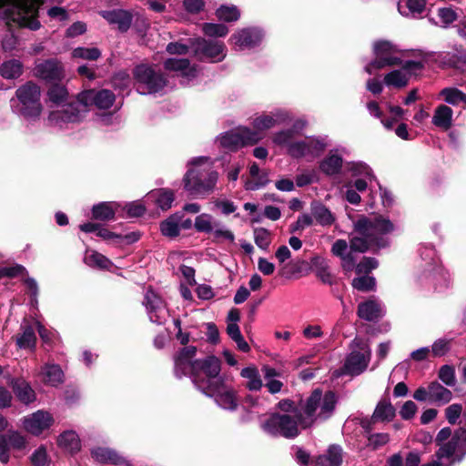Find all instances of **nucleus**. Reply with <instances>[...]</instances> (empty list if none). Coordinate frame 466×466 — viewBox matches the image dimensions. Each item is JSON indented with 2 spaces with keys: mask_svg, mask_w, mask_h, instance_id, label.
<instances>
[{
  "mask_svg": "<svg viewBox=\"0 0 466 466\" xmlns=\"http://www.w3.org/2000/svg\"><path fill=\"white\" fill-rule=\"evenodd\" d=\"M3 278L14 279L18 276H25L27 274L26 268L20 264H15L10 267H1Z\"/></svg>",
  "mask_w": 466,
  "mask_h": 466,
  "instance_id": "62",
  "label": "nucleus"
},
{
  "mask_svg": "<svg viewBox=\"0 0 466 466\" xmlns=\"http://www.w3.org/2000/svg\"><path fill=\"white\" fill-rule=\"evenodd\" d=\"M164 68L167 71L180 72L182 76L196 77L197 68L190 66L187 58H167L164 61Z\"/></svg>",
  "mask_w": 466,
  "mask_h": 466,
  "instance_id": "21",
  "label": "nucleus"
},
{
  "mask_svg": "<svg viewBox=\"0 0 466 466\" xmlns=\"http://www.w3.org/2000/svg\"><path fill=\"white\" fill-rule=\"evenodd\" d=\"M188 42L193 56L200 62L218 63L226 57V46L221 41L197 37Z\"/></svg>",
  "mask_w": 466,
  "mask_h": 466,
  "instance_id": "9",
  "label": "nucleus"
},
{
  "mask_svg": "<svg viewBox=\"0 0 466 466\" xmlns=\"http://www.w3.org/2000/svg\"><path fill=\"white\" fill-rule=\"evenodd\" d=\"M343 463V449L339 444H330L325 454L317 456L312 466H341Z\"/></svg>",
  "mask_w": 466,
  "mask_h": 466,
  "instance_id": "16",
  "label": "nucleus"
},
{
  "mask_svg": "<svg viewBox=\"0 0 466 466\" xmlns=\"http://www.w3.org/2000/svg\"><path fill=\"white\" fill-rule=\"evenodd\" d=\"M439 379L447 386L455 385V370L451 365H443L438 372Z\"/></svg>",
  "mask_w": 466,
  "mask_h": 466,
  "instance_id": "56",
  "label": "nucleus"
},
{
  "mask_svg": "<svg viewBox=\"0 0 466 466\" xmlns=\"http://www.w3.org/2000/svg\"><path fill=\"white\" fill-rule=\"evenodd\" d=\"M440 96H442L446 103L458 106L462 97V91L457 87H445L441 90Z\"/></svg>",
  "mask_w": 466,
  "mask_h": 466,
  "instance_id": "49",
  "label": "nucleus"
},
{
  "mask_svg": "<svg viewBox=\"0 0 466 466\" xmlns=\"http://www.w3.org/2000/svg\"><path fill=\"white\" fill-rule=\"evenodd\" d=\"M288 154L293 158H301L305 157L308 154L306 141L292 142L288 147Z\"/></svg>",
  "mask_w": 466,
  "mask_h": 466,
  "instance_id": "61",
  "label": "nucleus"
},
{
  "mask_svg": "<svg viewBox=\"0 0 466 466\" xmlns=\"http://www.w3.org/2000/svg\"><path fill=\"white\" fill-rule=\"evenodd\" d=\"M24 74V64L15 58L4 61L0 65V76L6 80H15Z\"/></svg>",
  "mask_w": 466,
  "mask_h": 466,
  "instance_id": "26",
  "label": "nucleus"
},
{
  "mask_svg": "<svg viewBox=\"0 0 466 466\" xmlns=\"http://www.w3.org/2000/svg\"><path fill=\"white\" fill-rule=\"evenodd\" d=\"M379 261L375 258L363 257L362 259L356 266V273L368 275L373 269L377 268Z\"/></svg>",
  "mask_w": 466,
  "mask_h": 466,
  "instance_id": "53",
  "label": "nucleus"
},
{
  "mask_svg": "<svg viewBox=\"0 0 466 466\" xmlns=\"http://www.w3.org/2000/svg\"><path fill=\"white\" fill-rule=\"evenodd\" d=\"M219 21L231 23L236 22L240 17V11L236 5H221L215 12Z\"/></svg>",
  "mask_w": 466,
  "mask_h": 466,
  "instance_id": "39",
  "label": "nucleus"
},
{
  "mask_svg": "<svg viewBox=\"0 0 466 466\" xmlns=\"http://www.w3.org/2000/svg\"><path fill=\"white\" fill-rule=\"evenodd\" d=\"M54 423V419L47 411L37 410L23 420L24 429L35 436L40 435L45 430L49 429Z\"/></svg>",
  "mask_w": 466,
  "mask_h": 466,
  "instance_id": "13",
  "label": "nucleus"
},
{
  "mask_svg": "<svg viewBox=\"0 0 466 466\" xmlns=\"http://www.w3.org/2000/svg\"><path fill=\"white\" fill-rule=\"evenodd\" d=\"M45 382L51 386H57L64 381V372L59 365H46L43 371Z\"/></svg>",
  "mask_w": 466,
  "mask_h": 466,
  "instance_id": "40",
  "label": "nucleus"
},
{
  "mask_svg": "<svg viewBox=\"0 0 466 466\" xmlns=\"http://www.w3.org/2000/svg\"><path fill=\"white\" fill-rule=\"evenodd\" d=\"M439 446V450L435 452V456L439 461H441L443 458H455L456 452L452 437L448 442L442 443L441 445Z\"/></svg>",
  "mask_w": 466,
  "mask_h": 466,
  "instance_id": "60",
  "label": "nucleus"
},
{
  "mask_svg": "<svg viewBox=\"0 0 466 466\" xmlns=\"http://www.w3.org/2000/svg\"><path fill=\"white\" fill-rule=\"evenodd\" d=\"M313 224V218L309 214H302L299 216L296 222L289 226V231L293 234L298 231H302L306 227H309Z\"/></svg>",
  "mask_w": 466,
  "mask_h": 466,
  "instance_id": "59",
  "label": "nucleus"
},
{
  "mask_svg": "<svg viewBox=\"0 0 466 466\" xmlns=\"http://www.w3.org/2000/svg\"><path fill=\"white\" fill-rule=\"evenodd\" d=\"M389 433H374L367 436V444L366 447L370 449L371 451H377L386 445L390 441Z\"/></svg>",
  "mask_w": 466,
  "mask_h": 466,
  "instance_id": "48",
  "label": "nucleus"
},
{
  "mask_svg": "<svg viewBox=\"0 0 466 466\" xmlns=\"http://www.w3.org/2000/svg\"><path fill=\"white\" fill-rule=\"evenodd\" d=\"M45 0H0V17L5 21L7 31L18 28L36 31L41 28L39 9Z\"/></svg>",
  "mask_w": 466,
  "mask_h": 466,
  "instance_id": "3",
  "label": "nucleus"
},
{
  "mask_svg": "<svg viewBox=\"0 0 466 466\" xmlns=\"http://www.w3.org/2000/svg\"><path fill=\"white\" fill-rule=\"evenodd\" d=\"M81 104L76 98V102L68 103L63 109L50 113V119L65 123L79 122L82 118V113L79 106Z\"/></svg>",
  "mask_w": 466,
  "mask_h": 466,
  "instance_id": "17",
  "label": "nucleus"
},
{
  "mask_svg": "<svg viewBox=\"0 0 466 466\" xmlns=\"http://www.w3.org/2000/svg\"><path fill=\"white\" fill-rule=\"evenodd\" d=\"M23 332L15 336V343L19 349L35 348L36 336L33 327L29 324L21 325Z\"/></svg>",
  "mask_w": 466,
  "mask_h": 466,
  "instance_id": "34",
  "label": "nucleus"
},
{
  "mask_svg": "<svg viewBox=\"0 0 466 466\" xmlns=\"http://www.w3.org/2000/svg\"><path fill=\"white\" fill-rule=\"evenodd\" d=\"M354 232L358 235L350 236V251L342 256V268L346 271L356 269V258L354 252L365 253L371 251L379 254L380 250L390 246L386 235L394 231V224L382 215L372 217L361 215L353 223Z\"/></svg>",
  "mask_w": 466,
  "mask_h": 466,
  "instance_id": "2",
  "label": "nucleus"
},
{
  "mask_svg": "<svg viewBox=\"0 0 466 466\" xmlns=\"http://www.w3.org/2000/svg\"><path fill=\"white\" fill-rule=\"evenodd\" d=\"M47 96L52 103L59 105L66 100L68 96V92L64 86L57 84V82H55L52 83V86L49 87L47 91Z\"/></svg>",
  "mask_w": 466,
  "mask_h": 466,
  "instance_id": "44",
  "label": "nucleus"
},
{
  "mask_svg": "<svg viewBox=\"0 0 466 466\" xmlns=\"http://www.w3.org/2000/svg\"><path fill=\"white\" fill-rule=\"evenodd\" d=\"M15 96L20 103L19 113L21 116L31 120L39 118L43 106L40 101L41 89L36 83L25 82L16 89Z\"/></svg>",
  "mask_w": 466,
  "mask_h": 466,
  "instance_id": "5",
  "label": "nucleus"
},
{
  "mask_svg": "<svg viewBox=\"0 0 466 466\" xmlns=\"http://www.w3.org/2000/svg\"><path fill=\"white\" fill-rule=\"evenodd\" d=\"M57 444L71 455L77 453L81 450L80 439L74 431H66L61 433L57 438Z\"/></svg>",
  "mask_w": 466,
  "mask_h": 466,
  "instance_id": "27",
  "label": "nucleus"
},
{
  "mask_svg": "<svg viewBox=\"0 0 466 466\" xmlns=\"http://www.w3.org/2000/svg\"><path fill=\"white\" fill-rule=\"evenodd\" d=\"M202 31L205 35L209 37H223L228 33V28L223 24L204 23Z\"/></svg>",
  "mask_w": 466,
  "mask_h": 466,
  "instance_id": "47",
  "label": "nucleus"
},
{
  "mask_svg": "<svg viewBox=\"0 0 466 466\" xmlns=\"http://www.w3.org/2000/svg\"><path fill=\"white\" fill-rule=\"evenodd\" d=\"M218 178V173L215 170L190 168L183 177L184 188L190 195L206 196L214 190Z\"/></svg>",
  "mask_w": 466,
  "mask_h": 466,
  "instance_id": "6",
  "label": "nucleus"
},
{
  "mask_svg": "<svg viewBox=\"0 0 466 466\" xmlns=\"http://www.w3.org/2000/svg\"><path fill=\"white\" fill-rule=\"evenodd\" d=\"M130 76L126 71H119L111 78V85L115 89L121 91L126 90L129 86Z\"/></svg>",
  "mask_w": 466,
  "mask_h": 466,
  "instance_id": "54",
  "label": "nucleus"
},
{
  "mask_svg": "<svg viewBox=\"0 0 466 466\" xmlns=\"http://www.w3.org/2000/svg\"><path fill=\"white\" fill-rule=\"evenodd\" d=\"M241 377L248 380L246 387L249 390H259L262 387V380L258 374V370L255 367L244 368L240 372Z\"/></svg>",
  "mask_w": 466,
  "mask_h": 466,
  "instance_id": "41",
  "label": "nucleus"
},
{
  "mask_svg": "<svg viewBox=\"0 0 466 466\" xmlns=\"http://www.w3.org/2000/svg\"><path fill=\"white\" fill-rule=\"evenodd\" d=\"M452 109L446 106V105H441L436 107L433 117H432V123L438 127H441L445 130L449 129L452 125Z\"/></svg>",
  "mask_w": 466,
  "mask_h": 466,
  "instance_id": "33",
  "label": "nucleus"
},
{
  "mask_svg": "<svg viewBox=\"0 0 466 466\" xmlns=\"http://www.w3.org/2000/svg\"><path fill=\"white\" fill-rule=\"evenodd\" d=\"M306 141L308 154L319 156L327 147L324 138L309 137Z\"/></svg>",
  "mask_w": 466,
  "mask_h": 466,
  "instance_id": "50",
  "label": "nucleus"
},
{
  "mask_svg": "<svg viewBox=\"0 0 466 466\" xmlns=\"http://www.w3.org/2000/svg\"><path fill=\"white\" fill-rule=\"evenodd\" d=\"M462 406L458 403H453L446 408L445 417L450 424L454 425L457 423V420L460 418Z\"/></svg>",
  "mask_w": 466,
  "mask_h": 466,
  "instance_id": "64",
  "label": "nucleus"
},
{
  "mask_svg": "<svg viewBox=\"0 0 466 466\" xmlns=\"http://www.w3.org/2000/svg\"><path fill=\"white\" fill-rule=\"evenodd\" d=\"M210 215L203 213L195 218L194 227L198 232L210 233L213 227L210 221Z\"/></svg>",
  "mask_w": 466,
  "mask_h": 466,
  "instance_id": "58",
  "label": "nucleus"
},
{
  "mask_svg": "<svg viewBox=\"0 0 466 466\" xmlns=\"http://www.w3.org/2000/svg\"><path fill=\"white\" fill-rule=\"evenodd\" d=\"M74 58H81L89 61H96L101 56V51L97 47H76L72 51Z\"/></svg>",
  "mask_w": 466,
  "mask_h": 466,
  "instance_id": "46",
  "label": "nucleus"
},
{
  "mask_svg": "<svg viewBox=\"0 0 466 466\" xmlns=\"http://www.w3.org/2000/svg\"><path fill=\"white\" fill-rule=\"evenodd\" d=\"M429 401L443 405L450 402L452 399V392L439 383L437 380L431 381L429 386Z\"/></svg>",
  "mask_w": 466,
  "mask_h": 466,
  "instance_id": "24",
  "label": "nucleus"
},
{
  "mask_svg": "<svg viewBox=\"0 0 466 466\" xmlns=\"http://www.w3.org/2000/svg\"><path fill=\"white\" fill-rule=\"evenodd\" d=\"M269 235V231L264 228H255L254 241L256 245L262 249H267L270 244Z\"/></svg>",
  "mask_w": 466,
  "mask_h": 466,
  "instance_id": "55",
  "label": "nucleus"
},
{
  "mask_svg": "<svg viewBox=\"0 0 466 466\" xmlns=\"http://www.w3.org/2000/svg\"><path fill=\"white\" fill-rule=\"evenodd\" d=\"M183 218V214L180 212H176L170 215L167 218L163 220L160 225V232L163 236L174 238L179 236L180 227L179 223Z\"/></svg>",
  "mask_w": 466,
  "mask_h": 466,
  "instance_id": "29",
  "label": "nucleus"
},
{
  "mask_svg": "<svg viewBox=\"0 0 466 466\" xmlns=\"http://www.w3.org/2000/svg\"><path fill=\"white\" fill-rule=\"evenodd\" d=\"M295 136L291 130L284 129L276 132L272 137V142L279 147H289L292 143V139Z\"/></svg>",
  "mask_w": 466,
  "mask_h": 466,
  "instance_id": "57",
  "label": "nucleus"
},
{
  "mask_svg": "<svg viewBox=\"0 0 466 466\" xmlns=\"http://www.w3.org/2000/svg\"><path fill=\"white\" fill-rule=\"evenodd\" d=\"M7 438V443L15 450H23L26 446L25 438L17 431H9L4 434Z\"/></svg>",
  "mask_w": 466,
  "mask_h": 466,
  "instance_id": "52",
  "label": "nucleus"
},
{
  "mask_svg": "<svg viewBox=\"0 0 466 466\" xmlns=\"http://www.w3.org/2000/svg\"><path fill=\"white\" fill-rule=\"evenodd\" d=\"M220 370L221 360L215 355L196 359L192 383L206 396L213 397L224 386V380L219 377Z\"/></svg>",
  "mask_w": 466,
  "mask_h": 466,
  "instance_id": "4",
  "label": "nucleus"
},
{
  "mask_svg": "<svg viewBox=\"0 0 466 466\" xmlns=\"http://www.w3.org/2000/svg\"><path fill=\"white\" fill-rule=\"evenodd\" d=\"M226 385L221 386L218 390V392H216L213 397H215L216 401L224 409L235 410L238 408V401L236 397V392L233 390H227Z\"/></svg>",
  "mask_w": 466,
  "mask_h": 466,
  "instance_id": "35",
  "label": "nucleus"
},
{
  "mask_svg": "<svg viewBox=\"0 0 466 466\" xmlns=\"http://www.w3.org/2000/svg\"><path fill=\"white\" fill-rule=\"evenodd\" d=\"M9 385L20 402L28 405L35 400V392L25 379L13 378Z\"/></svg>",
  "mask_w": 466,
  "mask_h": 466,
  "instance_id": "18",
  "label": "nucleus"
},
{
  "mask_svg": "<svg viewBox=\"0 0 466 466\" xmlns=\"http://www.w3.org/2000/svg\"><path fill=\"white\" fill-rule=\"evenodd\" d=\"M92 458L101 463H111L114 465H119L124 461L121 457L115 450L106 447H97L91 451Z\"/></svg>",
  "mask_w": 466,
  "mask_h": 466,
  "instance_id": "30",
  "label": "nucleus"
},
{
  "mask_svg": "<svg viewBox=\"0 0 466 466\" xmlns=\"http://www.w3.org/2000/svg\"><path fill=\"white\" fill-rule=\"evenodd\" d=\"M91 218L94 220L110 221L116 218V208L111 202H100L92 207Z\"/></svg>",
  "mask_w": 466,
  "mask_h": 466,
  "instance_id": "31",
  "label": "nucleus"
},
{
  "mask_svg": "<svg viewBox=\"0 0 466 466\" xmlns=\"http://www.w3.org/2000/svg\"><path fill=\"white\" fill-rule=\"evenodd\" d=\"M372 51L375 58L365 66V71L370 75H372L374 70L402 65V60L395 56L400 50L389 40L374 42Z\"/></svg>",
  "mask_w": 466,
  "mask_h": 466,
  "instance_id": "7",
  "label": "nucleus"
},
{
  "mask_svg": "<svg viewBox=\"0 0 466 466\" xmlns=\"http://www.w3.org/2000/svg\"><path fill=\"white\" fill-rule=\"evenodd\" d=\"M78 102L83 107L95 106L98 109H109L115 100V94L108 89H87L80 92L76 96Z\"/></svg>",
  "mask_w": 466,
  "mask_h": 466,
  "instance_id": "11",
  "label": "nucleus"
},
{
  "mask_svg": "<svg viewBox=\"0 0 466 466\" xmlns=\"http://www.w3.org/2000/svg\"><path fill=\"white\" fill-rule=\"evenodd\" d=\"M34 75L47 83H55L63 79L64 71L61 64L56 59L50 58L37 64Z\"/></svg>",
  "mask_w": 466,
  "mask_h": 466,
  "instance_id": "12",
  "label": "nucleus"
},
{
  "mask_svg": "<svg viewBox=\"0 0 466 466\" xmlns=\"http://www.w3.org/2000/svg\"><path fill=\"white\" fill-rule=\"evenodd\" d=\"M101 16L110 25H116L121 33L127 32L133 21L132 14L124 9L105 10L101 12Z\"/></svg>",
  "mask_w": 466,
  "mask_h": 466,
  "instance_id": "15",
  "label": "nucleus"
},
{
  "mask_svg": "<svg viewBox=\"0 0 466 466\" xmlns=\"http://www.w3.org/2000/svg\"><path fill=\"white\" fill-rule=\"evenodd\" d=\"M220 145L224 148L236 151L243 147V137L240 133L228 132L220 138Z\"/></svg>",
  "mask_w": 466,
  "mask_h": 466,
  "instance_id": "43",
  "label": "nucleus"
},
{
  "mask_svg": "<svg viewBox=\"0 0 466 466\" xmlns=\"http://www.w3.org/2000/svg\"><path fill=\"white\" fill-rule=\"evenodd\" d=\"M452 441H454L455 447V458L454 461H461L466 455V429L459 428L453 433Z\"/></svg>",
  "mask_w": 466,
  "mask_h": 466,
  "instance_id": "37",
  "label": "nucleus"
},
{
  "mask_svg": "<svg viewBox=\"0 0 466 466\" xmlns=\"http://www.w3.org/2000/svg\"><path fill=\"white\" fill-rule=\"evenodd\" d=\"M357 315L369 322H376L382 318L380 305L374 299H367L358 305Z\"/></svg>",
  "mask_w": 466,
  "mask_h": 466,
  "instance_id": "19",
  "label": "nucleus"
},
{
  "mask_svg": "<svg viewBox=\"0 0 466 466\" xmlns=\"http://www.w3.org/2000/svg\"><path fill=\"white\" fill-rule=\"evenodd\" d=\"M87 252L88 250H86ZM84 262L90 268L99 269H109L113 266L112 261L108 258L96 250H92L89 255L86 254Z\"/></svg>",
  "mask_w": 466,
  "mask_h": 466,
  "instance_id": "36",
  "label": "nucleus"
},
{
  "mask_svg": "<svg viewBox=\"0 0 466 466\" xmlns=\"http://www.w3.org/2000/svg\"><path fill=\"white\" fill-rule=\"evenodd\" d=\"M310 210L312 217L321 226H331L335 221V217L331 211L319 201H312Z\"/></svg>",
  "mask_w": 466,
  "mask_h": 466,
  "instance_id": "28",
  "label": "nucleus"
},
{
  "mask_svg": "<svg viewBox=\"0 0 466 466\" xmlns=\"http://www.w3.org/2000/svg\"><path fill=\"white\" fill-rule=\"evenodd\" d=\"M240 135L243 137V147L246 145H255L262 138L260 131L257 129L251 130L248 127L244 128Z\"/></svg>",
  "mask_w": 466,
  "mask_h": 466,
  "instance_id": "63",
  "label": "nucleus"
},
{
  "mask_svg": "<svg viewBox=\"0 0 466 466\" xmlns=\"http://www.w3.org/2000/svg\"><path fill=\"white\" fill-rule=\"evenodd\" d=\"M148 199H151L163 211L171 208L175 200V193L167 187L157 188L147 194Z\"/></svg>",
  "mask_w": 466,
  "mask_h": 466,
  "instance_id": "23",
  "label": "nucleus"
},
{
  "mask_svg": "<svg viewBox=\"0 0 466 466\" xmlns=\"http://www.w3.org/2000/svg\"><path fill=\"white\" fill-rule=\"evenodd\" d=\"M194 365H195V360L189 361L187 360H183V359L174 355V375H175V377L177 379H181L182 377H189L192 380Z\"/></svg>",
  "mask_w": 466,
  "mask_h": 466,
  "instance_id": "38",
  "label": "nucleus"
},
{
  "mask_svg": "<svg viewBox=\"0 0 466 466\" xmlns=\"http://www.w3.org/2000/svg\"><path fill=\"white\" fill-rule=\"evenodd\" d=\"M337 402L338 397L333 390L323 393L321 389L317 388L311 391L302 407L304 415L299 413L293 417L289 414L274 412L262 423L261 428L272 437L295 439L300 433L299 424L307 428L317 420H329L335 410Z\"/></svg>",
  "mask_w": 466,
  "mask_h": 466,
  "instance_id": "1",
  "label": "nucleus"
},
{
  "mask_svg": "<svg viewBox=\"0 0 466 466\" xmlns=\"http://www.w3.org/2000/svg\"><path fill=\"white\" fill-rule=\"evenodd\" d=\"M351 285L353 289L361 292L372 291L376 288V279L365 274V276L354 278Z\"/></svg>",
  "mask_w": 466,
  "mask_h": 466,
  "instance_id": "45",
  "label": "nucleus"
},
{
  "mask_svg": "<svg viewBox=\"0 0 466 466\" xmlns=\"http://www.w3.org/2000/svg\"><path fill=\"white\" fill-rule=\"evenodd\" d=\"M356 346L360 351L353 350L346 358L341 368L342 373L350 376H358L364 372L370 360L369 346L361 340L356 341Z\"/></svg>",
  "mask_w": 466,
  "mask_h": 466,
  "instance_id": "10",
  "label": "nucleus"
},
{
  "mask_svg": "<svg viewBox=\"0 0 466 466\" xmlns=\"http://www.w3.org/2000/svg\"><path fill=\"white\" fill-rule=\"evenodd\" d=\"M79 229L85 233L95 232L96 235L101 238L103 240L106 242H112L113 244L116 245H119L121 234L110 231L108 228H106L100 223L86 222L79 225Z\"/></svg>",
  "mask_w": 466,
  "mask_h": 466,
  "instance_id": "20",
  "label": "nucleus"
},
{
  "mask_svg": "<svg viewBox=\"0 0 466 466\" xmlns=\"http://www.w3.org/2000/svg\"><path fill=\"white\" fill-rule=\"evenodd\" d=\"M396 416V410L390 400H381L378 402L372 417L377 421H391Z\"/></svg>",
  "mask_w": 466,
  "mask_h": 466,
  "instance_id": "32",
  "label": "nucleus"
},
{
  "mask_svg": "<svg viewBox=\"0 0 466 466\" xmlns=\"http://www.w3.org/2000/svg\"><path fill=\"white\" fill-rule=\"evenodd\" d=\"M384 83L388 86L402 88L408 85L409 78L400 70H393L385 75Z\"/></svg>",
  "mask_w": 466,
  "mask_h": 466,
  "instance_id": "42",
  "label": "nucleus"
},
{
  "mask_svg": "<svg viewBox=\"0 0 466 466\" xmlns=\"http://www.w3.org/2000/svg\"><path fill=\"white\" fill-rule=\"evenodd\" d=\"M289 118L288 113L285 112H276L273 116L261 115L253 120L252 126L254 129L262 133L277 124L285 123Z\"/></svg>",
  "mask_w": 466,
  "mask_h": 466,
  "instance_id": "22",
  "label": "nucleus"
},
{
  "mask_svg": "<svg viewBox=\"0 0 466 466\" xmlns=\"http://www.w3.org/2000/svg\"><path fill=\"white\" fill-rule=\"evenodd\" d=\"M343 158L339 154L329 153L319 163V169L326 176L331 177L341 172Z\"/></svg>",
  "mask_w": 466,
  "mask_h": 466,
  "instance_id": "25",
  "label": "nucleus"
},
{
  "mask_svg": "<svg viewBox=\"0 0 466 466\" xmlns=\"http://www.w3.org/2000/svg\"><path fill=\"white\" fill-rule=\"evenodd\" d=\"M143 304L146 306L147 311L152 313L161 307L162 299L151 289H149L145 294Z\"/></svg>",
  "mask_w": 466,
  "mask_h": 466,
  "instance_id": "51",
  "label": "nucleus"
},
{
  "mask_svg": "<svg viewBox=\"0 0 466 466\" xmlns=\"http://www.w3.org/2000/svg\"><path fill=\"white\" fill-rule=\"evenodd\" d=\"M263 36L262 30L256 27H248L234 33L230 36V41L240 48H252L261 43Z\"/></svg>",
  "mask_w": 466,
  "mask_h": 466,
  "instance_id": "14",
  "label": "nucleus"
},
{
  "mask_svg": "<svg viewBox=\"0 0 466 466\" xmlns=\"http://www.w3.org/2000/svg\"><path fill=\"white\" fill-rule=\"evenodd\" d=\"M133 77L138 88H144L142 94H156L161 92L168 83L167 78L161 71H157L153 66L140 64L132 71Z\"/></svg>",
  "mask_w": 466,
  "mask_h": 466,
  "instance_id": "8",
  "label": "nucleus"
}]
</instances>
